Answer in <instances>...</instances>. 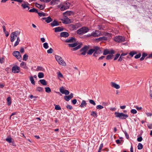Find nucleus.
Listing matches in <instances>:
<instances>
[{
  "mask_svg": "<svg viewBox=\"0 0 152 152\" xmlns=\"http://www.w3.org/2000/svg\"><path fill=\"white\" fill-rule=\"evenodd\" d=\"M115 116L121 119H125L128 117L127 114H125L122 113L115 112L114 113Z\"/></svg>",
  "mask_w": 152,
  "mask_h": 152,
  "instance_id": "1",
  "label": "nucleus"
},
{
  "mask_svg": "<svg viewBox=\"0 0 152 152\" xmlns=\"http://www.w3.org/2000/svg\"><path fill=\"white\" fill-rule=\"evenodd\" d=\"M70 4L68 2L61 3L58 6V7L60 8L61 11H64L68 9L69 7Z\"/></svg>",
  "mask_w": 152,
  "mask_h": 152,
  "instance_id": "2",
  "label": "nucleus"
},
{
  "mask_svg": "<svg viewBox=\"0 0 152 152\" xmlns=\"http://www.w3.org/2000/svg\"><path fill=\"white\" fill-rule=\"evenodd\" d=\"M88 31L89 29L88 28L83 27L77 30V33L79 34H83L87 32Z\"/></svg>",
  "mask_w": 152,
  "mask_h": 152,
  "instance_id": "3",
  "label": "nucleus"
},
{
  "mask_svg": "<svg viewBox=\"0 0 152 152\" xmlns=\"http://www.w3.org/2000/svg\"><path fill=\"white\" fill-rule=\"evenodd\" d=\"M55 58L59 64L64 66L66 65V63L61 56L58 55H56Z\"/></svg>",
  "mask_w": 152,
  "mask_h": 152,
  "instance_id": "4",
  "label": "nucleus"
},
{
  "mask_svg": "<svg viewBox=\"0 0 152 152\" xmlns=\"http://www.w3.org/2000/svg\"><path fill=\"white\" fill-rule=\"evenodd\" d=\"M82 45V44H79V45H78V44L77 43L69 44H68V46L69 47L73 48L75 47L72 49L74 50H77L80 49Z\"/></svg>",
  "mask_w": 152,
  "mask_h": 152,
  "instance_id": "5",
  "label": "nucleus"
},
{
  "mask_svg": "<svg viewBox=\"0 0 152 152\" xmlns=\"http://www.w3.org/2000/svg\"><path fill=\"white\" fill-rule=\"evenodd\" d=\"M19 34V33L18 31H15L12 33L10 35V41L11 42H13L15 39L18 37V35Z\"/></svg>",
  "mask_w": 152,
  "mask_h": 152,
  "instance_id": "6",
  "label": "nucleus"
},
{
  "mask_svg": "<svg viewBox=\"0 0 152 152\" xmlns=\"http://www.w3.org/2000/svg\"><path fill=\"white\" fill-rule=\"evenodd\" d=\"M21 4V7L23 10H25L26 11L28 10L30 7L28 5L29 4L27 2H25L23 0V1L22 2Z\"/></svg>",
  "mask_w": 152,
  "mask_h": 152,
  "instance_id": "7",
  "label": "nucleus"
},
{
  "mask_svg": "<svg viewBox=\"0 0 152 152\" xmlns=\"http://www.w3.org/2000/svg\"><path fill=\"white\" fill-rule=\"evenodd\" d=\"M114 40L115 41L119 42H122L125 41L124 37L122 36H116L114 38Z\"/></svg>",
  "mask_w": 152,
  "mask_h": 152,
  "instance_id": "8",
  "label": "nucleus"
},
{
  "mask_svg": "<svg viewBox=\"0 0 152 152\" xmlns=\"http://www.w3.org/2000/svg\"><path fill=\"white\" fill-rule=\"evenodd\" d=\"M13 55L19 61L21 60V56L20 54V52L18 51H14L12 53Z\"/></svg>",
  "mask_w": 152,
  "mask_h": 152,
  "instance_id": "9",
  "label": "nucleus"
},
{
  "mask_svg": "<svg viewBox=\"0 0 152 152\" xmlns=\"http://www.w3.org/2000/svg\"><path fill=\"white\" fill-rule=\"evenodd\" d=\"M12 71L14 73H18L20 71V68L17 66H14L12 68Z\"/></svg>",
  "mask_w": 152,
  "mask_h": 152,
  "instance_id": "10",
  "label": "nucleus"
},
{
  "mask_svg": "<svg viewBox=\"0 0 152 152\" xmlns=\"http://www.w3.org/2000/svg\"><path fill=\"white\" fill-rule=\"evenodd\" d=\"M88 48V47L87 46H85L82 48L80 50V51L82 52L81 54L85 55H86V51Z\"/></svg>",
  "mask_w": 152,
  "mask_h": 152,
  "instance_id": "11",
  "label": "nucleus"
},
{
  "mask_svg": "<svg viewBox=\"0 0 152 152\" xmlns=\"http://www.w3.org/2000/svg\"><path fill=\"white\" fill-rule=\"evenodd\" d=\"M110 85L111 86L116 89H118L120 88V86L118 84H117L113 82H111L110 83Z\"/></svg>",
  "mask_w": 152,
  "mask_h": 152,
  "instance_id": "12",
  "label": "nucleus"
},
{
  "mask_svg": "<svg viewBox=\"0 0 152 152\" xmlns=\"http://www.w3.org/2000/svg\"><path fill=\"white\" fill-rule=\"evenodd\" d=\"M73 96V94L71 93L68 96H65L64 97V99L66 101H68L70 100V99L72 98Z\"/></svg>",
  "mask_w": 152,
  "mask_h": 152,
  "instance_id": "13",
  "label": "nucleus"
},
{
  "mask_svg": "<svg viewBox=\"0 0 152 152\" xmlns=\"http://www.w3.org/2000/svg\"><path fill=\"white\" fill-rule=\"evenodd\" d=\"M100 33L99 31L96 30L95 32L92 33L91 35L94 37H96L99 36L100 35Z\"/></svg>",
  "mask_w": 152,
  "mask_h": 152,
  "instance_id": "14",
  "label": "nucleus"
},
{
  "mask_svg": "<svg viewBox=\"0 0 152 152\" xmlns=\"http://www.w3.org/2000/svg\"><path fill=\"white\" fill-rule=\"evenodd\" d=\"M63 20L64 23L65 24H68L71 22V20L66 17L64 18Z\"/></svg>",
  "mask_w": 152,
  "mask_h": 152,
  "instance_id": "15",
  "label": "nucleus"
},
{
  "mask_svg": "<svg viewBox=\"0 0 152 152\" xmlns=\"http://www.w3.org/2000/svg\"><path fill=\"white\" fill-rule=\"evenodd\" d=\"M69 36L68 33L66 32H61L60 34V36L61 37H66Z\"/></svg>",
  "mask_w": 152,
  "mask_h": 152,
  "instance_id": "16",
  "label": "nucleus"
},
{
  "mask_svg": "<svg viewBox=\"0 0 152 152\" xmlns=\"http://www.w3.org/2000/svg\"><path fill=\"white\" fill-rule=\"evenodd\" d=\"M42 19L45 20V21L48 23H49L52 21V19L50 16L47 18H43Z\"/></svg>",
  "mask_w": 152,
  "mask_h": 152,
  "instance_id": "17",
  "label": "nucleus"
},
{
  "mask_svg": "<svg viewBox=\"0 0 152 152\" xmlns=\"http://www.w3.org/2000/svg\"><path fill=\"white\" fill-rule=\"evenodd\" d=\"M65 42H75V39L72 37L70 39H66Z\"/></svg>",
  "mask_w": 152,
  "mask_h": 152,
  "instance_id": "18",
  "label": "nucleus"
},
{
  "mask_svg": "<svg viewBox=\"0 0 152 152\" xmlns=\"http://www.w3.org/2000/svg\"><path fill=\"white\" fill-rule=\"evenodd\" d=\"M55 32L61 31L63 30V28L61 27H58L54 28Z\"/></svg>",
  "mask_w": 152,
  "mask_h": 152,
  "instance_id": "19",
  "label": "nucleus"
},
{
  "mask_svg": "<svg viewBox=\"0 0 152 152\" xmlns=\"http://www.w3.org/2000/svg\"><path fill=\"white\" fill-rule=\"evenodd\" d=\"M20 66L21 67H23L24 69H27L28 67L26 66V63L24 62H22L20 64Z\"/></svg>",
  "mask_w": 152,
  "mask_h": 152,
  "instance_id": "20",
  "label": "nucleus"
},
{
  "mask_svg": "<svg viewBox=\"0 0 152 152\" xmlns=\"http://www.w3.org/2000/svg\"><path fill=\"white\" fill-rule=\"evenodd\" d=\"M59 0H52L50 2L51 5H54L58 4Z\"/></svg>",
  "mask_w": 152,
  "mask_h": 152,
  "instance_id": "21",
  "label": "nucleus"
},
{
  "mask_svg": "<svg viewBox=\"0 0 152 152\" xmlns=\"http://www.w3.org/2000/svg\"><path fill=\"white\" fill-rule=\"evenodd\" d=\"M50 24L52 26L59 25V23L56 20H54L52 23H50Z\"/></svg>",
  "mask_w": 152,
  "mask_h": 152,
  "instance_id": "22",
  "label": "nucleus"
},
{
  "mask_svg": "<svg viewBox=\"0 0 152 152\" xmlns=\"http://www.w3.org/2000/svg\"><path fill=\"white\" fill-rule=\"evenodd\" d=\"M35 5L37 7L39 8L41 10L43 9L44 8V6L40 4H39L36 3Z\"/></svg>",
  "mask_w": 152,
  "mask_h": 152,
  "instance_id": "23",
  "label": "nucleus"
},
{
  "mask_svg": "<svg viewBox=\"0 0 152 152\" xmlns=\"http://www.w3.org/2000/svg\"><path fill=\"white\" fill-rule=\"evenodd\" d=\"M20 41V40L19 37H17V41L15 42L14 45V47H15L18 45L19 42Z\"/></svg>",
  "mask_w": 152,
  "mask_h": 152,
  "instance_id": "24",
  "label": "nucleus"
},
{
  "mask_svg": "<svg viewBox=\"0 0 152 152\" xmlns=\"http://www.w3.org/2000/svg\"><path fill=\"white\" fill-rule=\"evenodd\" d=\"M39 82L43 85L46 86L47 85L46 82L44 79L40 80H39Z\"/></svg>",
  "mask_w": 152,
  "mask_h": 152,
  "instance_id": "25",
  "label": "nucleus"
},
{
  "mask_svg": "<svg viewBox=\"0 0 152 152\" xmlns=\"http://www.w3.org/2000/svg\"><path fill=\"white\" fill-rule=\"evenodd\" d=\"M86 103L84 100H83L81 102V105L80 106L81 107H83L86 106Z\"/></svg>",
  "mask_w": 152,
  "mask_h": 152,
  "instance_id": "26",
  "label": "nucleus"
},
{
  "mask_svg": "<svg viewBox=\"0 0 152 152\" xmlns=\"http://www.w3.org/2000/svg\"><path fill=\"white\" fill-rule=\"evenodd\" d=\"M97 39H98L99 41L106 40L107 39V38L106 37H99V38L96 39V40Z\"/></svg>",
  "mask_w": 152,
  "mask_h": 152,
  "instance_id": "27",
  "label": "nucleus"
},
{
  "mask_svg": "<svg viewBox=\"0 0 152 152\" xmlns=\"http://www.w3.org/2000/svg\"><path fill=\"white\" fill-rule=\"evenodd\" d=\"M7 105H10L11 103V100L10 97H8L7 99Z\"/></svg>",
  "mask_w": 152,
  "mask_h": 152,
  "instance_id": "28",
  "label": "nucleus"
},
{
  "mask_svg": "<svg viewBox=\"0 0 152 152\" xmlns=\"http://www.w3.org/2000/svg\"><path fill=\"white\" fill-rule=\"evenodd\" d=\"M37 13L38 14L39 16L40 17L46 16V14L43 12H37Z\"/></svg>",
  "mask_w": 152,
  "mask_h": 152,
  "instance_id": "29",
  "label": "nucleus"
},
{
  "mask_svg": "<svg viewBox=\"0 0 152 152\" xmlns=\"http://www.w3.org/2000/svg\"><path fill=\"white\" fill-rule=\"evenodd\" d=\"M44 75L42 72H39L38 74V77L39 78L43 77Z\"/></svg>",
  "mask_w": 152,
  "mask_h": 152,
  "instance_id": "30",
  "label": "nucleus"
},
{
  "mask_svg": "<svg viewBox=\"0 0 152 152\" xmlns=\"http://www.w3.org/2000/svg\"><path fill=\"white\" fill-rule=\"evenodd\" d=\"M113 56V54H110L108 55L107 56L106 59L107 60L111 59L112 58V57Z\"/></svg>",
  "mask_w": 152,
  "mask_h": 152,
  "instance_id": "31",
  "label": "nucleus"
},
{
  "mask_svg": "<svg viewBox=\"0 0 152 152\" xmlns=\"http://www.w3.org/2000/svg\"><path fill=\"white\" fill-rule=\"evenodd\" d=\"M94 52L93 49H91L88 50L87 52V53L88 55L92 54Z\"/></svg>",
  "mask_w": 152,
  "mask_h": 152,
  "instance_id": "32",
  "label": "nucleus"
},
{
  "mask_svg": "<svg viewBox=\"0 0 152 152\" xmlns=\"http://www.w3.org/2000/svg\"><path fill=\"white\" fill-rule=\"evenodd\" d=\"M108 54H110L109 51L107 49H105L104 50L103 54L105 55H107Z\"/></svg>",
  "mask_w": 152,
  "mask_h": 152,
  "instance_id": "33",
  "label": "nucleus"
},
{
  "mask_svg": "<svg viewBox=\"0 0 152 152\" xmlns=\"http://www.w3.org/2000/svg\"><path fill=\"white\" fill-rule=\"evenodd\" d=\"M6 140L8 142L10 143L12 142V139L11 137H8L6 139Z\"/></svg>",
  "mask_w": 152,
  "mask_h": 152,
  "instance_id": "34",
  "label": "nucleus"
},
{
  "mask_svg": "<svg viewBox=\"0 0 152 152\" xmlns=\"http://www.w3.org/2000/svg\"><path fill=\"white\" fill-rule=\"evenodd\" d=\"M143 148V145L141 143H139L137 146V148L139 150H141Z\"/></svg>",
  "mask_w": 152,
  "mask_h": 152,
  "instance_id": "35",
  "label": "nucleus"
},
{
  "mask_svg": "<svg viewBox=\"0 0 152 152\" xmlns=\"http://www.w3.org/2000/svg\"><path fill=\"white\" fill-rule=\"evenodd\" d=\"M29 79L31 82V83L32 84L34 85L35 84V81L33 78V77L32 76H31L29 78Z\"/></svg>",
  "mask_w": 152,
  "mask_h": 152,
  "instance_id": "36",
  "label": "nucleus"
},
{
  "mask_svg": "<svg viewBox=\"0 0 152 152\" xmlns=\"http://www.w3.org/2000/svg\"><path fill=\"white\" fill-rule=\"evenodd\" d=\"M58 77V78H63L64 77L62 74L60 72H58L57 73Z\"/></svg>",
  "mask_w": 152,
  "mask_h": 152,
  "instance_id": "37",
  "label": "nucleus"
},
{
  "mask_svg": "<svg viewBox=\"0 0 152 152\" xmlns=\"http://www.w3.org/2000/svg\"><path fill=\"white\" fill-rule=\"evenodd\" d=\"M43 46L44 48L45 49H48L49 47L48 43L47 42L44 43L43 44Z\"/></svg>",
  "mask_w": 152,
  "mask_h": 152,
  "instance_id": "38",
  "label": "nucleus"
},
{
  "mask_svg": "<svg viewBox=\"0 0 152 152\" xmlns=\"http://www.w3.org/2000/svg\"><path fill=\"white\" fill-rule=\"evenodd\" d=\"M29 12H36L37 13L38 12L37 10L35 8H33L32 9H30L29 10Z\"/></svg>",
  "mask_w": 152,
  "mask_h": 152,
  "instance_id": "39",
  "label": "nucleus"
},
{
  "mask_svg": "<svg viewBox=\"0 0 152 152\" xmlns=\"http://www.w3.org/2000/svg\"><path fill=\"white\" fill-rule=\"evenodd\" d=\"M70 26L72 29L73 30L76 29L77 28V26L76 25L73 24H71Z\"/></svg>",
  "mask_w": 152,
  "mask_h": 152,
  "instance_id": "40",
  "label": "nucleus"
},
{
  "mask_svg": "<svg viewBox=\"0 0 152 152\" xmlns=\"http://www.w3.org/2000/svg\"><path fill=\"white\" fill-rule=\"evenodd\" d=\"M45 91L47 93H50L51 92V89L49 87H46L45 88Z\"/></svg>",
  "mask_w": 152,
  "mask_h": 152,
  "instance_id": "41",
  "label": "nucleus"
},
{
  "mask_svg": "<svg viewBox=\"0 0 152 152\" xmlns=\"http://www.w3.org/2000/svg\"><path fill=\"white\" fill-rule=\"evenodd\" d=\"M28 57V56L27 55V54H25L23 55V60L24 61H26Z\"/></svg>",
  "mask_w": 152,
  "mask_h": 152,
  "instance_id": "42",
  "label": "nucleus"
},
{
  "mask_svg": "<svg viewBox=\"0 0 152 152\" xmlns=\"http://www.w3.org/2000/svg\"><path fill=\"white\" fill-rule=\"evenodd\" d=\"M55 108L57 110H60L61 109V108L59 105H56Z\"/></svg>",
  "mask_w": 152,
  "mask_h": 152,
  "instance_id": "43",
  "label": "nucleus"
},
{
  "mask_svg": "<svg viewBox=\"0 0 152 152\" xmlns=\"http://www.w3.org/2000/svg\"><path fill=\"white\" fill-rule=\"evenodd\" d=\"M53 49L52 48H50L49 50H47V52L48 53L51 54L53 53Z\"/></svg>",
  "mask_w": 152,
  "mask_h": 152,
  "instance_id": "44",
  "label": "nucleus"
},
{
  "mask_svg": "<svg viewBox=\"0 0 152 152\" xmlns=\"http://www.w3.org/2000/svg\"><path fill=\"white\" fill-rule=\"evenodd\" d=\"M89 102L90 103L93 104L94 105H96V104L94 101L92 99L89 100Z\"/></svg>",
  "mask_w": 152,
  "mask_h": 152,
  "instance_id": "45",
  "label": "nucleus"
},
{
  "mask_svg": "<svg viewBox=\"0 0 152 152\" xmlns=\"http://www.w3.org/2000/svg\"><path fill=\"white\" fill-rule=\"evenodd\" d=\"M37 90L38 91H42L43 90V88L41 87H38L37 88Z\"/></svg>",
  "mask_w": 152,
  "mask_h": 152,
  "instance_id": "46",
  "label": "nucleus"
},
{
  "mask_svg": "<svg viewBox=\"0 0 152 152\" xmlns=\"http://www.w3.org/2000/svg\"><path fill=\"white\" fill-rule=\"evenodd\" d=\"M91 115L95 117H96L97 116V113L94 111H93L91 112Z\"/></svg>",
  "mask_w": 152,
  "mask_h": 152,
  "instance_id": "47",
  "label": "nucleus"
},
{
  "mask_svg": "<svg viewBox=\"0 0 152 152\" xmlns=\"http://www.w3.org/2000/svg\"><path fill=\"white\" fill-rule=\"evenodd\" d=\"M131 113L133 114H136L137 113V110L135 109H132L131 111Z\"/></svg>",
  "mask_w": 152,
  "mask_h": 152,
  "instance_id": "48",
  "label": "nucleus"
},
{
  "mask_svg": "<svg viewBox=\"0 0 152 152\" xmlns=\"http://www.w3.org/2000/svg\"><path fill=\"white\" fill-rule=\"evenodd\" d=\"M65 90L64 89V88L63 87H61L60 89V92L62 94H63Z\"/></svg>",
  "mask_w": 152,
  "mask_h": 152,
  "instance_id": "49",
  "label": "nucleus"
},
{
  "mask_svg": "<svg viewBox=\"0 0 152 152\" xmlns=\"http://www.w3.org/2000/svg\"><path fill=\"white\" fill-rule=\"evenodd\" d=\"M99 49H100V48L97 46H95L94 47V48H93L94 52L96 51L97 50H98Z\"/></svg>",
  "mask_w": 152,
  "mask_h": 152,
  "instance_id": "50",
  "label": "nucleus"
},
{
  "mask_svg": "<svg viewBox=\"0 0 152 152\" xmlns=\"http://www.w3.org/2000/svg\"><path fill=\"white\" fill-rule=\"evenodd\" d=\"M103 107L101 105H98L96 106V108L98 109H101L103 108Z\"/></svg>",
  "mask_w": 152,
  "mask_h": 152,
  "instance_id": "51",
  "label": "nucleus"
},
{
  "mask_svg": "<svg viewBox=\"0 0 152 152\" xmlns=\"http://www.w3.org/2000/svg\"><path fill=\"white\" fill-rule=\"evenodd\" d=\"M141 56V54L140 53H139L138 54L136 55L135 56L134 58H138L140 57Z\"/></svg>",
  "mask_w": 152,
  "mask_h": 152,
  "instance_id": "52",
  "label": "nucleus"
},
{
  "mask_svg": "<svg viewBox=\"0 0 152 152\" xmlns=\"http://www.w3.org/2000/svg\"><path fill=\"white\" fill-rule=\"evenodd\" d=\"M11 1L17 2L19 3H21L23 1V0H11Z\"/></svg>",
  "mask_w": 152,
  "mask_h": 152,
  "instance_id": "53",
  "label": "nucleus"
},
{
  "mask_svg": "<svg viewBox=\"0 0 152 152\" xmlns=\"http://www.w3.org/2000/svg\"><path fill=\"white\" fill-rule=\"evenodd\" d=\"M63 94H64L66 95H68L69 94V92L68 91L65 90Z\"/></svg>",
  "mask_w": 152,
  "mask_h": 152,
  "instance_id": "54",
  "label": "nucleus"
},
{
  "mask_svg": "<svg viewBox=\"0 0 152 152\" xmlns=\"http://www.w3.org/2000/svg\"><path fill=\"white\" fill-rule=\"evenodd\" d=\"M95 52L97 54H99L101 53V51L100 50V49L95 51Z\"/></svg>",
  "mask_w": 152,
  "mask_h": 152,
  "instance_id": "55",
  "label": "nucleus"
},
{
  "mask_svg": "<svg viewBox=\"0 0 152 152\" xmlns=\"http://www.w3.org/2000/svg\"><path fill=\"white\" fill-rule=\"evenodd\" d=\"M120 55L119 54H117L115 56V57L114 58V60H116L119 57Z\"/></svg>",
  "mask_w": 152,
  "mask_h": 152,
  "instance_id": "56",
  "label": "nucleus"
},
{
  "mask_svg": "<svg viewBox=\"0 0 152 152\" xmlns=\"http://www.w3.org/2000/svg\"><path fill=\"white\" fill-rule=\"evenodd\" d=\"M134 107L135 108L138 110H140L142 109L141 107H138L137 106H135Z\"/></svg>",
  "mask_w": 152,
  "mask_h": 152,
  "instance_id": "57",
  "label": "nucleus"
},
{
  "mask_svg": "<svg viewBox=\"0 0 152 152\" xmlns=\"http://www.w3.org/2000/svg\"><path fill=\"white\" fill-rule=\"evenodd\" d=\"M136 54V52H131L130 53H129V54L130 55L132 56V57L135 54Z\"/></svg>",
  "mask_w": 152,
  "mask_h": 152,
  "instance_id": "58",
  "label": "nucleus"
},
{
  "mask_svg": "<svg viewBox=\"0 0 152 152\" xmlns=\"http://www.w3.org/2000/svg\"><path fill=\"white\" fill-rule=\"evenodd\" d=\"M146 114L148 117L151 116L152 115V113H146Z\"/></svg>",
  "mask_w": 152,
  "mask_h": 152,
  "instance_id": "59",
  "label": "nucleus"
},
{
  "mask_svg": "<svg viewBox=\"0 0 152 152\" xmlns=\"http://www.w3.org/2000/svg\"><path fill=\"white\" fill-rule=\"evenodd\" d=\"M124 133L126 138L127 139H128L129 138V135L126 131Z\"/></svg>",
  "mask_w": 152,
  "mask_h": 152,
  "instance_id": "60",
  "label": "nucleus"
},
{
  "mask_svg": "<svg viewBox=\"0 0 152 152\" xmlns=\"http://www.w3.org/2000/svg\"><path fill=\"white\" fill-rule=\"evenodd\" d=\"M66 107L67 108L70 110H71L72 108V106L70 105H67L66 106Z\"/></svg>",
  "mask_w": 152,
  "mask_h": 152,
  "instance_id": "61",
  "label": "nucleus"
},
{
  "mask_svg": "<svg viewBox=\"0 0 152 152\" xmlns=\"http://www.w3.org/2000/svg\"><path fill=\"white\" fill-rule=\"evenodd\" d=\"M20 136L21 137H23L24 138H26V137L24 136L23 133V132H21L20 133Z\"/></svg>",
  "mask_w": 152,
  "mask_h": 152,
  "instance_id": "62",
  "label": "nucleus"
},
{
  "mask_svg": "<svg viewBox=\"0 0 152 152\" xmlns=\"http://www.w3.org/2000/svg\"><path fill=\"white\" fill-rule=\"evenodd\" d=\"M142 138L141 137H138L137 138V140L138 142H141L142 141Z\"/></svg>",
  "mask_w": 152,
  "mask_h": 152,
  "instance_id": "63",
  "label": "nucleus"
},
{
  "mask_svg": "<svg viewBox=\"0 0 152 152\" xmlns=\"http://www.w3.org/2000/svg\"><path fill=\"white\" fill-rule=\"evenodd\" d=\"M148 127L150 129H152V124H149L147 125Z\"/></svg>",
  "mask_w": 152,
  "mask_h": 152,
  "instance_id": "64",
  "label": "nucleus"
}]
</instances>
